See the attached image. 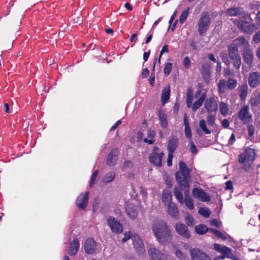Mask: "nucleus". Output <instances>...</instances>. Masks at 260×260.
<instances>
[{"instance_id": "nucleus-1", "label": "nucleus", "mask_w": 260, "mask_h": 260, "mask_svg": "<svg viewBox=\"0 0 260 260\" xmlns=\"http://www.w3.org/2000/svg\"><path fill=\"white\" fill-rule=\"evenodd\" d=\"M152 229L155 238L160 244L166 245L171 242L172 233L166 221H156L153 223Z\"/></svg>"}, {"instance_id": "nucleus-2", "label": "nucleus", "mask_w": 260, "mask_h": 260, "mask_svg": "<svg viewBox=\"0 0 260 260\" xmlns=\"http://www.w3.org/2000/svg\"><path fill=\"white\" fill-rule=\"evenodd\" d=\"M179 171L176 173V178L179 184L183 185L187 188H189L188 179L190 178V172L189 169L182 161L179 162Z\"/></svg>"}, {"instance_id": "nucleus-3", "label": "nucleus", "mask_w": 260, "mask_h": 260, "mask_svg": "<svg viewBox=\"0 0 260 260\" xmlns=\"http://www.w3.org/2000/svg\"><path fill=\"white\" fill-rule=\"evenodd\" d=\"M210 24V18L207 12H203L198 22V31L200 35L203 36L208 30Z\"/></svg>"}, {"instance_id": "nucleus-4", "label": "nucleus", "mask_w": 260, "mask_h": 260, "mask_svg": "<svg viewBox=\"0 0 260 260\" xmlns=\"http://www.w3.org/2000/svg\"><path fill=\"white\" fill-rule=\"evenodd\" d=\"M255 153L252 149L247 148L239 156V162L241 164L246 163L250 166L254 160Z\"/></svg>"}, {"instance_id": "nucleus-5", "label": "nucleus", "mask_w": 260, "mask_h": 260, "mask_svg": "<svg viewBox=\"0 0 260 260\" xmlns=\"http://www.w3.org/2000/svg\"><path fill=\"white\" fill-rule=\"evenodd\" d=\"M225 15L227 16H241L245 19H249L252 21L250 15L244 11L240 7H231L226 10Z\"/></svg>"}, {"instance_id": "nucleus-6", "label": "nucleus", "mask_w": 260, "mask_h": 260, "mask_svg": "<svg viewBox=\"0 0 260 260\" xmlns=\"http://www.w3.org/2000/svg\"><path fill=\"white\" fill-rule=\"evenodd\" d=\"M84 248L85 252L90 254L98 253L101 250L98 244L92 238H89L86 240Z\"/></svg>"}, {"instance_id": "nucleus-7", "label": "nucleus", "mask_w": 260, "mask_h": 260, "mask_svg": "<svg viewBox=\"0 0 260 260\" xmlns=\"http://www.w3.org/2000/svg\"><path fill=\"white\" fill-rule=\"evenodd\" d=\"M249 109L248 106H244L238 112V118L245 124L252 120V115L249 113Z\"/></svg>"}, {"instance_id": "nucleus-8", "label": "nucleus", "mask_w": 260, "mask_h": 260, "mask_svg": "<svg viewBox=\"0 0 260 260\" xmlns=\"http://www.w3.org/2000/svg\"><path fill=\"white\" fill-rule=\"evenodd\" d=\"M192 260H212L211 257L198 248H193L190 250Z\"/></svg>"}, {"instance_id": "nucleus-9", "label": "nucleus", "mask_w": 260, "mask_h": 260, "mask_svg": "<svg viewBox=\"0 0 260 260\" xmlns=\"http://www.w3.org/2000/svg\"><path fill=\"white\" fill-rule=\"evenodd\" d=\"M148 254L150 260H167L168 259L167 254L154 247L149 249Z\"/></svg>"}, {"instance_id": "nucleus-10", "label": "nucleus", "mask_w": 260, "mask_h": 260, "mask_svg": "<svg viewBox=\"0 0 260 260\" xmlns=\"http://www.w3.org/2000/svg\"><path fill=\"white\" fill-rule=\"evenodd\" d=\"M237 21V26L238 28L245 32L251 34L254 30L257 28L255 24H251L247 21L242 20H238Z\"/></svg>"}, {"instance_id": "nucleus-11", "label": "nucleus", "mask_w": 260, "mask_h": 260, "mask_svg": "<svg viewBox=\"0 0 260 260\" xmlns=\"http://www.w3.org/2000/svg\"><path fill=\"white\" fill-rule=\"evenodd\" d=\"M248 82L251 88H255L260 84V73L253 72L249 74Z\"/></svg>"}, {"instance_id": "nucleus-12", "label": "nucleus", "mask_w": 260, "mask_h": 260, "mask_svg": "<svg viewBox=\"0 0 260 260\" xmlns=\"http://www.w3.org/2000/svg\"><path fill=\"white\" fill-rule=\"evenodd\" d=\"M107 222L113 232L116 233H121L123 227L120 222L115 218L110 216L107 219Z\"/></svg>"}, {"instance_id": "nucleus-13", "label": "nucleus", "mask_w": 260, "mask_h": 260, "mask_svg": "<svg viewBox=\"0 0 260 260\" xmlns=\"http://www.w3.org/2000/svg\"><path fill=\"white\" fill-rule=\"evenodd\" d=\"M192 196L196 199L202 202H208L210 200L209 196L202 189L194 188L192 191Z\"/></svg>"}, {"instance_id": "nucleus-14", "label": "nucleus", "mask_w": 260, "mask_h": 260, "mask_svg": "<svg viewBox=\"0 0 260 260\" xmlns=\"http://www.w3.org/2000/svg\"><path fill=\"white\" fill-rule=\"evenodd\" d=\"M158 150L157 147H155L154 151L152 152L149 156V160L151 163L153 164L155 166L160 167L161 165L162 158L164 156L162 152H156L155 151Z\"/></svg>"}, {"instance_id": "nucleus-15", "label": "nucleus", "mask_w": 260, "mask_h": 260, "mask_svg": "<svg viewBox=\"0 0 260 260\" xmlns=\"http://www.w3.org/2000/svg\"><path fill=\"white\" fill-rule=\"evenodd\" d=\"M204 108L208 113L216 112L218 109V105L214 98L207 99L204 103Z\"/></svg>"}, {"instance_id": "nucleus-16", "label": "nucleus", "mask_w": 260, "mask_h": 260, "mask_svg": "<svg viewBox=\"0 0 260 260\" xmlns=\"http://www.w3.org/2000/svg\"><path fill=\"white\" fill-rule=\"evenodd\" d=\"M175 229L176 232L181 237L189 239L190 237L189 232L187 227L183 223H177Z\"/></svg>"}, {"instance_id": "nucleus-17", "label": "nucleus", "mask_w": 260, "mask_h": 260, "mask_svg": "<svg viewBox=\"0 0 260 260\" xmlns=\"http://www.w3.org/2000/svg\"><path fill=\"white\" fill-rule=\"evenodd\" d=\"M181 191H184V193L186 191V194H188L189 193V188H187L184 186H181L180 184H179L178 187H176L174 190V194L176 198L177 199L178 202L180 204L184 203L183 196L181 192Z\"/></svg>"}, {"instance_id": "nucleus-18", "label": "nucleus", "mask_w": 260, "mask_h": 260, "mask_svg": "<svg viewBox=\"0 0 260 260\" xmlns=\"http://www.w3.org/2000/svg\"><path fill=\"white\" fill-rule=\"evenodd\" d=\"M88 192L80 194L76 201V205L80 210L84 209L87 206L88 201Z\"/></svg>"}, {"instance_id": "nucleus-19", "label": "nucleus", "mask_w": 260, "mask_h": 260, "mask_svg": "<svg viewBox=\"0 0 260 260\" xmlns=\"http://www.w3.org/2000/svg\"><path fill=\"white\" fill-rule=\"evenodd\" d=\"M133 245L136 250L140 252L143 253L144 252V244L142 240L140 237L137 235H135L133 237Z\"/></svg>"}, {"instance_id": "nucleus-20", "label": "nucleus", "mask_w": 260, "mask_h": 260, "mask_svg": "<svg viewBox=\"0 0 260 260\" xmlns=\"http://www.w3.org/2000/svg\"><path fill=\"white\" fill-rule=\"evenodd\" d=\"M236 46L237 48L238 47L242 48L243 51L247 48H249V45L247 40L243 37H240L235 39L232 43Z\"/></svg>"}, {"instance_id": "nucleus-21", "label": "nucleus", "mask_w": 260, "mask_h": 260, "mask_svg": "<svg viewBox=\"0 0 260 260\" xmlns=\"http://www.w3.org/2000/svg\"><path fill=\"white\" fill-rule=\"evenodd\" d=\"M79 241L77 238H74L70 242L68 249V252L70 255H74L77 253L79 248Z\"/></svg>"}, {"instance_id": "nucleus-22", "label": "nucleus", "mask_w": 260, "mask_h": 260, "mask_svg": "<svg viewBox=\"0 0 260 260\" xmlns=\"http://www.w3.org/2000/svg\"><path fill=\"white\" fill-rule=\"evenodd\" d=\"M167 212L168 214L173 218L178 216L179 212L176 204L173 202H170L167 206Z\"/></svg>"}, {"instance_id": "nucleus-23", "label": "nucleus", "mask_w": 260, "mask_h": 260, "mask_svg": "<svg viewBox=\"0 0 260 260\" xmlns=\"http://www.w3.org/2000/svg\"><path fill=\"white\" fill-rule=\"evenodd\" d=\"M239 97L242 101H245L248 94V85L246 83H242L238 88Z\"/></svg>"}, {"instance_id": "nucleus-24", "label": "nucleus", "mask_w": 260, "mask_h": 260, "mask_svg": "<svg viewBox=\"0 0 260 260\" xmlns=\"http://www.w3.org/2000/svg\"><path fill=\"white\" fill-rule=\"evenodd\" d=\"M244 61L248 65L251 64L253 59V53L249 48L244 50L243 52Z\"/></svg>"}, {"instance_id": "nucleus-25", "label": "nucleus", "mask_w": 260, "mask_h": 260, "mask_svg": "<svg viewBox=\"0 0 260 260\" xmlns=\"http://www.w3.org/2000/svg\"><path fill=\"white\" fill-rule=\"evenodd\" d=\"M118 150L114 149L112 150L108 156L107 164L109 166L114 165L117 159Z\"/></svg>"}, {"instance_id": "nucleus-26", "label": "nucleus", "mask_w": 260, "mask_h": 260, "mask_svg": "<svg viewBox=\"0 0 260 260\" xmlns=\"http://www.w3.org/2000/svg\"><path fill=\"white\" fill-rule=\"evenodd\" d=\"M202 74L205 82L206 83H209L210 81L211 75L209 66L207 64H204L202 66Z\"/></svg>"}, {"instance_id": "nucleus-27", "label": "nucleus", "mask_w": 260, "mask_h": 260, "mask_svg": "<svg viewBox=\"0 0 260 260\" xmlns=\"http://www.w3.org/2000/svg\"><path fill=\"white\" fill-rule=\"evenodd\" d=\"M178 144V139L176 137H172L168 141V149L169 152L174 153Z\"/></svg>"}, {"instance_id": "nucleus-28", "label": "nucleus", "mask_w": 260, "mask_h": 260, "mask_svg": "<svg viewBox=\"0 0 260 260\" xmlns=\"http://www.w3.org/2000/svg\"><path fill=\"white\" fill-rule=\"evenodd\" d=\"M127 215L131 218L134 219L137 216V212L136 207L131 204H128L125 208Z\"/></svg>"}, {"instance_id": "nucleus-29", "label": "nucleus", "mask_w": 260, "mask_h": 260, "mask_svg": "<svg viewBox=\"0 0 260 260\" xmlns=\"http://www.w3.org/2000/svg\"><path fill=\"white\" fill-rule=\"evenodd\" d=\"M170 89L169 87H166L162 90L161 97L162 105H165L170 99Z\"/></svg>"}, {"instance_id": "nucleus-30", "label": "nucleus", "mask_w": 260, "mask_h": 260, "mask_svg": "<svg viewBox=\"0 0 260 260\" xmlns=\"http://www.w3.org/2000/svg\"><path fill=\"white\" fill-rule=\"evenodd\" d=\"M206 99V95L205 94H202L200 98L194 103L193 104V105H191V108L193 111H196L198 109H199L202 105L203 103V102L205 101Z\"/></svg>"}, {"instance_id": "nucleus-31", "label": "nucleus", "mask_w": 260, "mask_h": 260, "mask_svg": "<svg viewBox=\"0 0 260 260\" xmlns=\"http://www.w3.org/2000/svg\"><path fill=\"white\" fill-rule=\"evenodd\" d=\"M184 194L185 199L184 200V203H185V206L189 210H193L194 209V204L192 198L190 196H188V194H186V191H185Z\"/></svg>"}, {"instance_id": "nucleus-32", "label": "nucleus", "mask_w": 260, "mask_h": 260, "mask_svg": "<svg viewBox=\"0 0 260 260\" xmlns=\"http://www.w3.org/2000/svg\"><path fill=\"white\" fill-rule=\"evenodd\" d=\"M155 135V132L152 130H148L147 131V137L148 138H144L143 139L144 142L148 143L149 144H152L154 143V136Z\"/></svg>"}, {"instance_id": "nucleus-33", "label": "nucleus", "mask_w": 260, "mask_h": 260, "mask_svg": "<svg viewBox=\"0 0 260 260\" xmlns=\"http://www.w3.org/2000/svg\"><path fill=\"white\" fill-rule=\"evenodd\" d=\"M172 196L171 193L167 190H165L163 191L162 195V201L165 204H169L172 202Z\"/></svg>"}, {"instance_id": "nucleus-34", "label": "nucleus", "mask_w": 260, "mask_h": 260, "mask_svg": "<svg viewBox=\"0 0 260 260\" xmlns=\"http://www.w3.org/2000/svg\"><path fill=\"white\" fill-rule=\"evenodd\" d=\"M229 54L231 59L235 58V57L239 56L237 47L233 44H231L229 47Z\"/></svg>"}, {"instance_id": "nucleus-35", "label": "nucleus", "mask_w": 260, "mask_h": 260, "mask_svg": "<svg viewBox=\"0 0 260 260\" xmlns=\"http://www.w3.org/2000/svg\"><path fill=\"white\" fill-rule=\"evenodd\" d=\"M159 119L161 126L163 128H166L168 125L167 120V116L164 112L159 111Z\"/></svg>"}, {"instance_id": "nucleus-36", "label": "nucleus", "mask_w": 260, "mask_h": 260, "mask_svg": "<svg viewBox=\"0 0 260 260\" xmlns=\"http://www.w3.org/2000/svg\"><path fill=\"white\" fill-rule=\"evenodd\" d=\"M219 111L223 116H226L229 112V108L228 105L224 102L219 103Z\"/></svg>"}, {"instance_id": "nucleus-37", "label": "nucleus", "mask_w": 260, "mask_h": 260, "mask_svg": "<svg viewBox=\"0 0 260 260\" xmlns=\"http://www.w3.org/2000/svg\"><path fill=\"white\" fill-rule=\"evenodd\" d=\"M214 248L217 251L226 255L229 254L231 252V250L230 248L226 246H221L218 244H214Z\"/></svg>"}, {"instance_id": "nucleus-38", "label": "nucleus", "mask_w": 260, "mask_h": 260, "mask_svg": "<svg viewBox=\"0 0 260 260\" xmlns=\"http://www.w3.org/2000/svg\"><path fill=\"white\" fill-rule=\"evenodd\" d=\"M192 101L193 91L191 88H189L188 89L186 93V105L188 108H190L191 107Z\"/></svg>"}, {"instance_id": "nucleus-39", "label": "nucleus", "mask_w": 260, "mask_h": 260, "mask_svg": "<svg viewBox=\"0 0 260 260\" xmlns=\"http://www.w3.org/2000/svg\"><path fill=\"white\" fill-rule=\"evenodd\" d=\"M208 231L205 225L199 224L195 227L196 232L199 235H203Z\"/></svg>"}, {"instance_id": "nucleus-40", "label": "nucleus", "mask_w": 260, "mask_h": 260, "mask_svg": "<svg viewBox=\"0 0 260 260\" xmlns=\"http://www.w3.org/2000/svg\"><path fill=\"white\" fill-rule=\"evenodd\" d=\"M115 176V175L113 172H110L105 175L103 178L102 181L106 183L111 182L114 180Z\"/></svg>"}, {"instance_id": "nucleus-41", "label": "nucleus", "mask_w": 260, "mask_h": 260, "mask_svg": "<svg viewBox=\"0 0 260 260\" xmlns=\"http://www.w3.org/2000/svg\"><path fill=\"white\" fill-rule=\"evenodd\" d=\"M217 87L219 93H223L225 92L227 87L225 81L223 79L220 80L219 81Z\"/></svg>"}, {"instance_id": "nucleus-42", "label": "nucleus", "mask_w": 260, "mask_h": 260, "mask_svg": "<svg viewBox=\"0 0 260 260\" xmlns=\"http://www.w3.org/2000/svg\"><path fill=\"white\" fill-rule=\"evenodd\" d=\"M209 231L214 234L215 236H216L217 237L221 239L222 240H226L227 239L226 236L222 234L221 232L213 229H210L209 230Z\"/></svg>"}, {"instance_id": "nucleus-43", "label": "nucleus", "mask_w": 260, "mask_h": 260, "mask_svg": "<svg viewBox=\"0 0 260 260\" xmlns=\"http://www.w3.org/2000/svg\"><path fill=\"white\" fill-rule=\"evenodd\" d=\"M237 81L233 78L228 79L226 82L227 88L230 90H233L237 86Z\"/></svg>"}, {"instance_id": "nucleus-44", "label": "nucleus", "mask_w": 260, "mask_h": 260, "mask_svg": "<svg viewBox=\"0 0 260 260\" xmlns=\"http://www.w3.org/2000/svg\"><path fill=\"white\" fill-rule=\"evenodd\" d=\"M190 9L189 7H188L187 9H186L185 10H184L179 18V22L181 24H183L185 21L186 20V18L188 16V15L189 13Z\"/></svg>"}, {"instance_id": "nucleus-45", "label": "nucleus", "mask_w": 260, "mask_h": 260, "mask_svg": "<svg viewBox=\"0 0 260 260\" xmlns=\"http://www.w3.org/2000/svg\"><path fill=\"white\" fill-rule=\"evenodd\" d=\"M199 213L200 215L207 218L210 215L211 211L208 208L204 207L200 208Z\"/></svg>"}, {"instance_id": "nucleus-46", "label": "nucleus", "mask_w": 260, "mask_h": 260, "mask_svg": "<svg viewBox=\"0 0 260 260\" xmlns=\"http://www.w3.org/2000/svg\"><path fill=\"white\" fill-rule=\"evenodd\" d=\"M199 125L202 130L206 134H210L211 132L207 128L206 121L204 119H201L199 122Z\"/></svg>"}, {"instance_id": "nucleus-47", "label": "nucleus", "mask_w": 260, "mask_h": 260, "mask_svg": "<svg viewBox=\"0 0 260 260\" xmlns=\"http://www.w3.org/2000/svg\"><path fill=\"white\" fill-rule=\"evenodd\" d=\"M172 63H170V62L167 63L166 64V65L165 66L164 69V74L166 77H167L169 75V74H170V72L172 70Z\"/></svg>"}, {"instance_id": "nucleus-48", "label": "nucleus", "mask_w": 260, "mask_h": 260, "mask_svg": "<svg viewBox=\"0 0 260 260\" xmlns=\"http://www.w3.org/2000/svg\"><path fill=\"white\" fill-rule=\"evenodd\" d=\"M207 121L209 125L213 126L215 122V116L212 114H209L207 117Z\"/></svg>"}, {"instance_id": "nucleus-49", "label": "nucleus", "mask_w": 260, "mask_h": 260, "mask_svg": "<svg viewBox=\"0 0 260 260\" xmlns=\"http://www.w3.org/2000/svg\"><path fill=\"white\" fill-rule=\"evenodd\" d=\"M234 61V67L238 69L240 68L241 64V60L240 56L235 57V58L232 59Z\"/></svg>"}, {"instance_id": "nucleus-50", "label": "nucleus", "mask_w": 260, "mask_h": 260, "mask_svg": "<svg viewBox=\"0 0 260 260\" xmlns=\"http://www.w3.org/2000/svg\"><path fill=\"white\" fill-rule=\"evenodd\" d=\"M98 174H99V171L96 170V171H94L93 173V174H92V175L91 176V178H90V187H92L93 184L94 183V182L96 180V177L98 175Z\"/></svg>"}, {"instance_id": "nucleus-51", "label": "nucleus", "mask_w": 260, "mask_h": 260, "mask_svg": "<svg viewBox=\"0 0 260 260\" xmlns=\"http://www.w3.org/2000/svg\"><path fill=\"white\" fill-rule=\"evenodd\" d=\"M185 221L188 226H192L194 224V220L191 215H187L185 217Z\"/></svg>"}, {"instance_id": "nucleus-52", "label": "nucleus", "mask_w": 260, "mask_h": 260, "mask_svg": "<svg viewBox=\"0 0 260 260\" xmlns=\"http://www.w3.org/2000/svg\"><path fill=\"white\" fill-rule=\"evenodd\" d=\"M175 255L180 259H183L185 258V254L180 250H176L175 251Z\"/></svg>"}, {"instance_id": "nucleus-53", "label": "nucleus", "mask_w": 260, "mask_h": 260, "mask_svg": "<svg viewBox=\"0 0 260 260\" xmlns=\"http://www.w3.org/2000/svg\"><path fill=\"white\" fill-rule=\"evenodd\" d=\"M260 102V100L256 98H251L249 103L252 106H257Z\"/></svg>"}, {"instance_id": "nucleus-54", "label": "nucleus", "mask_w": 260, "mask_h": 260, "mask_svg": "<svg viewBox=\"0 0 260 260\" xmlns=\"http://www.w3.org/2000/svg\"><path fill=\"white\" fill-rule=\"evenodd\" d=\"M189 146H190V151L192 153H196L198 151V150H197V148L195 145V144L193 143V142H192L191 141H190L189 143Z\"/></svg>"}, {"instance_id": "nucleus-55", "label": "nucleus", "mask_w": 260, "mask_h": 260, "mask_svg": "<svg viewBox=\"0 0 260 260\" xmlns=\"http://www.w3.org/2000/svg\"><path fill=\"white\" fill-rule=\"evenodd\" d=\"M185 135L186 138L191 140V132L189 126L185 127Z\"/></svg>"}, {"instance_id": "nucleus-56", "label": "nucleus", "mask_w": 260, "mask_h": 260, "mask_svg": "<svg viewBox=\"0 0 260 260\" xmlns=\"http://www.w3.org/2000/svg\"><path fill=\"white\" fill-rule=\"evenodd\" d=\"M133 236L134 235H132V234L129 232H128L127 233H125L124 234V237L122 240V242H125L128 240H129L131 238L133 239Z\"/></svg>"}, {"instance_id": "nucleus-57", "label": "nucleus", "mask_w": 260, "mask_h": 260, "mask_svg": "<svg viewBox=\"0 0 260 260\" xmlns=\"http://www.w3.org/2000/svg\"><path fill=\"white\" fill-rule=\"evenodd\" d=\"M183 64L184 68L186 69H188L190 67V61L189 58L188 57H185L184 58Z\"/></svg>"}, {"instance_id": "nucleus-58", "label": "nucleus", "mask_w": 260, "mask_h": 260, "mask_svg": "<svg viewBox=\"0 0 260 260\" xmlns=\"http://www.w3.org/2000/svg\"><path fill=\"white\" fill-rule=\"evenodd\" d=\"M173 157V153L169 152L168 159H167V165L168 166H171L172 165V159Z\"/></svg>"}, {"instance_id": "nucleus-59", "label": "nucleus", "mask_w": 260, "mask_h": 260, "mask_svg": "<svg viewBox=\"0 0 260 260\" xmlns=\"http://www.w3.org/2000/svg\"><path fill=\"white\" fill-rule=\"evenodd\" d=\"M253 40L254 42L256 43H258L260 42V31L257 32L253 36Z\"/></svg>"}, {"instance_id": "nucleus-60", "label": "nucleus", "mask_w": 260, "mask_h": 260, "mask_svg": "<svg viewBox=\"0 0 260 260\" xmlns=\"http://www.w3.org/2000/svg\"><path fill=\"white\" fill-rule=\"evenodd\" d=\"M169 52V48H168V45H165L162 47L161 50L160 51L159 56V60H160V57H161L163 53L165 52Z\"/></svg>"}, {"instance_id": "nucleus-61", "label": "nucleus", "mask_w": 260, "mask_h": 260, "mask_svg": "<svg viewBox=\"0 0 260 260\" xmlns=\"http://www.w3.org/2000/svg\"><path fill=\"white\" fill-rule=\"evenodd\" d=\"M236 141V137L234 134H232L228 141V146H231Z\"/></svg>"}, {"instance_id": "nucleus-62", "label": "nucleus", "mask_w": 260, "mask_h": 260, "mask_svg": "<svg viewBox=\"0 0 260 260\" xmlns=\"http://www.w3.org/2000/svg\"><path fill=\"white\" fill-rule=\"evenodd\" d=\"M221 125L224 128H227L229 127L230 122L227 119H223L221 122Z\"/></svg>"}, {"instance_id": "nucleus-63", "label": "nucleus", "mask_w": 260, "mask_h": 260, "mask_svg": "<svg viewBox=\"0 0 260 260\" xmlns=\"http://www.w3.org/2000/svg\"><path fill=\"white\" fill-rule=\"evenodd\" d=\"M99 201L98 200H95L92 205V209L94 212H96L98 209Z\"/></svg>"}, {"instance_id": "nucleus-64", "label": "nucleus", "mask_w": 260, "mask_h": 260, "mask_svg": "<svg viewBox=\"0 0 260 260\" xmlns=\"http://www.w3.org/2000/svg\"><path fill=\"white\" fill-rule=\"evenodd\" d=\"M210 223L211 225L215 226L217 228L220 226V224L216 219H213L211 220Z\"/></svg>"}]
</instances>
